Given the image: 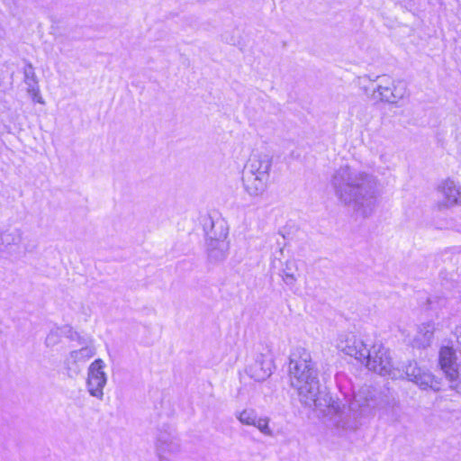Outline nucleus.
Instances as JSON below:
<instances>
[{"mask_svg":"<svg viewBox=\"0 0 461 461\" xmlns=\"http://www.w3.org/2000/svg\"><path fill=\"white\" fill-rule=\"evenodd\" d=\"M234 416L240 424L254 427L266 437L274 436V431L269 424L270 419L267 416H259L255 409L247 407L236 410Z\"/></svg>","mask_w":461,"mask_h":461,"instance_id":"nucleus-10","label":"nucleus"},{"mask_svg":"<svg viewBox=\"0 0 461 461\" xmlns=\"http://www.w3.org/2000/svg\"><path fill=\"white\" fill-rule=\"evenodd\" d=\"M298 267L294 259H287L283 269V280L286 285H294L296 281L295 272Z\"/></svg>","mask_w":461,"mask_h":461,"instance_id":"nucleus-17","label":"nucleus"},{"mask_svg":"<svg viewBox=\"0 0 461 461\" xmlns=\"http://www.w3.org/2000/svg\"><path fill=\"white\" fill-rule=\"evenodd\" d=\"M402 371L403 378H407L421 390L430 389L438 392L441 389V378L434 375L429 369L419 366L417 363L408 364Z\"/></svg>","mask_w":461,"mask_h":461,"instance_id":"nucleus-8","label":"nucleus"},{"mask_svg":"<svg viewBox=\"0 0 461 461\" xmlns=\"http://www.w3.org/2000/svg\"><path fill=\"white\" fill-rule=\"evenodd\" d=\"M274 364L271 358L258 355L247 367L248 375L255 381H265L272 374Z\"/></svg>","mask_w":461,"mask_h":461,"instance_id":"nucleus-13","label":"nucleus"},{"mask_svg":"<svg viewBox=\"0 0 461 461\" xmlns=\"http://www.w3.org/2000/svg\"><path fill=\"white\" fill-rule=\"evenodd\" d=\"M436 330V325L433 321H427L421 323L418 327L417 335L414 338V344L417 347H428L434 336Z\"/></svg>","mask_w":461,"mask_h":461,"instance_id":"nucleus-16","label":"nucleus"},{"mask_svg":"<svg viewBox=\"0 0 461 461\" xmlns=\"http://www.w3.org/2000/svg\"><path fill=\"white\" fill-rule=\"evenodd\" d=\"M330 185L341 206L364 217L374 212L381 185L376 176L349 165H343L332 173Z\"/></svg>","mask_w":461,"mask_h":461,"instance_id":"nucleus-1","label":"nucleus"},{"mask_svg":"<svg viewBox=\"0 0 461 461\" xmlns=\"http://www.w3.org/2000/svg\"><path fill=\"white\" fill-rule=\"evenodd\" d=\"M23 82L26 85L27 93L32 97V101L44 104L45 101L41 94L38 77L31 63L26 64L23 68Z\"/></svg>","mask_w":461,"mask_h":461,"instance_id":"nucleus-14","label":"nucleus"},{"mask_svg":"<svg viewBox=\"0 0 461 461\" xmlns=\"http://www.w3.org/2000/svg\"><path fill=\"white\" fill-rule=\"evenodd\" d=\"M452 335L455 338L457 349L461 354V324L455 326V328L452 330Z\"/></svg>","mask_w":461,"mask_h":461,"instance_id":"nucleus-19","label":"nucleus"},{"mask_svg":"<svg viewBox=\"0 0 461 461\" xmlns=\"http://www.w3.org/2000/svg\"><path fill=\"white\" fill-rule=\"evenodd\" d=\"M158 447L163 452L176 451L177 449V444L173 440H171L169 444H167L166 441L158 439Z\"/></svg>","mask_w":461,"mask_h":461,"instance_id":"nucleus-18","label":"nucleus"},{"mask_svg":"<svg viewBox=\"0 0 461 461\" xmlns=\"http://www.w3.org/2000/svg\"><path fill=\"white\" fill-rule=\"evenodd\" d=\"M365 361L367 369L393 380L403 378V372L394 366L391 352L383 344H374Z\"/></svg>","mask_w":461,"mask_h":461,"instance_id":"nucleus-4","label":"nucleus"},{"mask_svg":"<svg viewBox=\"0 0 461 461\" xmlns=\"http://www.w3.org/2000/svg\"><path fill=\"white\" fill-rule=\"evenodd\" d=\"M273 158L266 152H254L249 158L242 175V186L251 198L264 195L270 185Z\"/></svg>","mask_w":461,"mask_h":461,"instance_id":"nucleus-3","label":"nucleus"},{"mask_svg":"<svg viewBox=\"0 0 461 461\" xmlns=\"http://www.w3.org/2000/svg\"><path fill=\"white\" fill-rule=\"evenodd\" d=\"M438 362L446 378L450 383V388L461 393V375L458 371L456 350L452 347H442L439 350Z\"/></svg>","mask_w":461,"mask_h":461,"instance_id":"nucleus-9","label":"nucleus"},{"mask_svg":"<svg viewBox=\"0 0 461 461\" xmlns=\"http://www.w3.org/2000/svg\"><path fill=\"white\" fill-rule=\"evenodd\" d=\"M95 355V348L86 344L78 349L71 350L66 358V365L69 370L77 374L81 367Z\"/></svg>","mask_w":461,"mask_h":461,"instance_id":"nucleus-12","label":"nucleus"},{"mask_svg":"<svg viewBox=\"0 0 461 461\" xmlns=\"http://www.w3.org/2000/svg\"><path fill=\"white\" fill-rule=\"evenodd\" d=\"M354 399H355V402L358 404V406H363V405H365V403H364V402H361L360 393L356 394V395H355V397H354Z\"/></svg>","mask_w":461,"mask_h":461,"instance_id":"nucleus-20","label":"nucleus"},{"mask_svg":"<svg viewBox=\"0 0 461 461\" xmlns=\"http://www.w3.org/2000/svg\"><path fill=\"white\" fill-rule=\"evenodd\" d=\"M291 387L299 402L309 408L318 406L320 382L315 362L310 351L297 348L290 355L288 366Z\"/></svg>","mask_w":461,"mask_h":461,"instance_id":"nucleus-2","label":"nucleus"},{"mask_svg":"<svg viewBox=\"0 0 461 461\" xmlns=\"http://www.w3.org/2000/svg\"><path fill=\"white\" fill-rule=\"evenodd\" d=\"M228 229L222 223H213L212 230L207 234L206 249L211 261L221 262L224 260L229 251L227 240Z\"/></svg>","mask_w":461,"mask_h":461,"instance_id":"nucleus-6","label":"nucleus"},{"mask_svg":"<svg viewBox=\"0 0 461 461\" xmlns=\"http://www.w3.org/2000/svg\"><path fill=\"white\" fill-rule=\"evenodd\" d=\"M408 96L407 85L391 77H379L373 90V98L391 104H397Z\"/></svg>","mask_w":461,"mask_h":461,"instance_id":"nucleus-5","label":"nucleus"},{"mask_svg":"<svg viewBox=\"0 0 461 461\" xmlns=\"http://www.w3.org/2000/svg\"><path fill=\"white\" fill-rule=\"evenodd\" d=\"M106 365L101 358L95 359L87 369L86 389L90 396L103 401L104 389L107 384L108 375L105 372Z\"/></svg>","mask_w":461,"mask_h":461,"instance_id":"nucleus-7","label":"nucleus"},{"mask_svg":"<svg viewBox=\"0 0 461 461\" xmlns=\"http://www.w3.org/2000/svg\"><path fill=\"white\" fill-rule=\"evenodd\" d=\"M438 191L442 194L443 206L448 207L461 202V187L453 180H444L438 187Z\"/></svg>","mask_w":461,"mask_h":461,"instance_id":"nucleus-15","label":"nucleus"},{"mask_svg":"<svg viewBox=\"0 0 461 461\" xmlns=\"http://www.w3.org/2000/svg\"><path fill=\"white\" fill-rule=\"evenodd\" d=\"M337 348L348 356H350L361 363H365L369 349L364 341L355 335H344L339 337Z\"/></svg>","mask_w":461,"mask_h":461,"instance_id":"nucleus-11","label":"nucleus"}]
</instances>
